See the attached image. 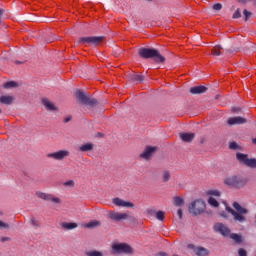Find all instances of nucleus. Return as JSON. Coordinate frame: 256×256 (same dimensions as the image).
Segmentation results:
<instances>
[{"label":"nucleus","instance_id":"obj_4","mask_svg":"<svg viewBox=\"0 0 256 256\" xmlns=\"http://www.w3.org/2000/svg\"><path fill=\"white\" fill-rule=\"evenodd\" d=\"M206 209V204L205 201L198 199L193 201L189 206H188V211L191 213V215H194L195 217L197 215H201V213H204Z\"/></svg>","mask_w":256,"mask_h":256},{"label":"nucleus","instance_id":"obj_12","mask_svg":"<svg viewBox=\"0 0 256 256\" xmlns=\"http://www.w3.org/2000/svg\"><path fill=\"white\" fill-rule=\"evenodd\" d=\"M36 196H38L39 199H43V201H51L52 203L56 204L61 203V199L55 197L53 194H47L45 192L37 191Z\"/></svg>","mask_w":256,"mask_h":256},{"label":"nucleus","instance_id":"obj_35","mask_svg":"<svg viewBox=\"0 0 256 256\" xmlns=\"http://www.w3.org/2000/svg\"><path fill=\"white\" fill-rule=\"evenodd\" d=\"M213 9L214 11H221V9H223V5H221L220 3L214 4Z\"/></svg>","mask_w":256,"mask_h":256},{"label":"nucleus","instance_id":"obj_43","mask_svg":"<svg viewBox=\"0 0 256 256\" xmlns=\"http://www.w3.org/2000/svg\"><path fill=\"white\" fill-rule=\"evenodd\" d=\"M71 119H73V117H71V116L64 118V123H69V121H71Z\"/></svg>","mask_w":256,"mask_h":256},{"label":"nucleus","instance_id":"obj_3","mask_svg":"<svg viewBox=\"0 0 256 256\" xmlns=\"http://www.w3.org/2000/svg\"><path fill=\"white\" fill-rule=\"evenodd\" d=\"M224 184L232 189H242L247 185V180L241 176H230L224 179Z\"/></svg>","mask_w":256,"mask_h":256},{"label":"nucleus","instance_id":"obj_34","mask_svg":"<svg viewBox=\"0 0 256 256\" xmlns=\"http://www.w3.org/2000/svg\"><path fill=\"white\" fill-rule=\"evenodd\" d=\"M132 79H133V81H138V83H142L143 76L142 75H134Z\"/></svg>","mask_w":256,"mask_h":256},{"label":"nucleus","instance_id":"obj_28","mask_svg":"<svg viewBox=\"0 0 256 256\" xmlns=\"http://www.w3.org/2000/svg\"><path fill=\"white\" fill-rule=\"evenodd\" d=\"M31 225L35 227V229H39L41 227V221L38 219H35V217H32L30 219Z\"/></svg>","mask_w":256,"mask_h":256},{"label":"nucleus","instance_id":"obj_51","mask_svg":"<svg viewBox=\"0 0 256 256\" xmlns=\"http://www.w3.org/2000/svg\"><path fill=\"white\" fill-rule=\"evenodd\" d=\"M173 256H179V255H177V254H174Z\"/></svg>","mask_w":256,"mask_h":256},{"label":"nucleus","instance_id":"obj_20","mask_svg":"<svg viewBox=\"0 0 256 256\" xmlns=\"http://www.w3.org/2000/svg\"><path fill=\"white\" fill-rule=\"evenodd\" d=\"M95 147V145H93V143L88 142L86 144H83L79 147V151H81L82 153H87L89 151H93V148Z\"/></svg>","mask_w":256,"mask_h":256},{"label":"nucleus","instance_id":"obj_13","mask_svg":"<svg viewBox=\"0 0 256 256\" xmlns=\"http://www.w3.org/2000/svg\"><path fill=\"white\" fill-rule=\"evenodd\" d=\"M103 36H89L79 39L80 43H89L90 45H99L103 41Z\"/></svg>","mask_w":256,"mask_h":256},{"label":"nucleus","instance_id":"obj_42","mask_svg":"<svg viewBox=\"0 0 256 256\" xmlns=\"http://www.w3.org/2000/svg\"><path fill=\"white\" fill-rule=\"evenodd\" d=\"M241 111V108L234 107L232 108V113H239Z\"/></svg>","mask_w":256,"mask_h":256},{"label":"nucleus","instance_id":"obj_19","mask_svg":"<svg viewBox=\"0 0 256 256\" xmlns=\"http://www.w3.org/2000/svg\"><path fill=\"white\" fill-rule=\"evenodd\" d=\"M207 91V87L205 86H196L190 88V93L192 95H201V93H205Z\"/></svg>","mask_w":256,"mask_h":256},{"label":"nucleus","instance_id":"obj_37","mask_svg":"<svg viewBox=\"0 0 256 256\" xmlns=\"http://www.w3.org/2000/svg\"><path fill=\"white\" fill-rule=\"evenodd\" d=\"M241 17V12L237 9L233 14V19H239Z\"/></svg>","mask_w":256,"mask_h":256},{"label":"nucleus","instance_id":"obj_6","mask_svg":"<svg viewBox=\"0 0 256 256\" xmlns=\"http://www.w3.org/2000/svg\"><path fill=\"white\" fill-rule=\"evenodd\" d=\"M113 253H125L126 255L133 254V248L127 243H114L112 244Z\"/></svg>","mask_w":256,"mask_h":256},{"label":"nucleus","instance_id":"obj_32","mask_svg":"<svg viewBox=\"0 0 256 256\" xmlns=\"http://www.w3.org/2000/svg\"><path fill=\"white\" fill-rule=\"evenodd\" d=\"M156 219H158V221H163V219H165V212L163 211H158L156 213Z\"/></svg>","mask_w":256,"mask_h":256},{"label":"nucleus","instance_id":"obj_39","mask_svg":"<svg viewBox=\"0 0 256 256\" xmlns=\"http://www.w3.org/2000/svg\"><path fill=\"white\" fill-rule=\"evenodd\" d=\"M229 148L233 149V150L239 149V145L236 144V142H231L230 145H229Z\"/></svg>","mask_w":256,"mask_h":256},{"label":"nucleus","instance_id":"obj_2","mask_svg":"<svg viewBox=\"0 0 256 256\" xmlns=\"http://www.w3.org/2000/svg\"><path fill=\"white\" fill-rule=\"evenodd\" d=\"M139 55L143 59H154L156 63H165V57H163L159 50L151 49V48H140Z\"/></svg>","mask_w":256,"mask_h":256},{"label":"nucleus","instance_id":"obj_24","mask_svg":"<svg viewBox=\"0 0 256 256\" xmlns=\"http://www.w3.org/2000/svg\"><path fill=\"white\" fill-rule=\"evenodd\" d=\"M221 51H223V48L220 45H217L212 48L211 54L214 57H219V55H221Z\"/></svg>","mask_w":256,"mask_h":256},{"label":"nucleus","instance_id":"obj_30","mask_svg":"<svg viewBox=\"0 0 256 256\" xmlns=\"http://www.w3.org/2000/svg\"><path fill=\"white\" fill-rule=\"evenodd\" d=\"M4 87L5 89H11L12 87H17V83L14 81L6 82Z\"/></svg>","mask_w":256,"mask_h":256},{"label":"nucleus","instance_id":"obj_41","mask_svg":"<svg viewBox=\"0 0 256 256\" xmlns=\"http://www.w3.org/2000/svg\"><path fill=\"white\" fill-rule=\"evenodd\" d=\"M177 215H178L179 219H183V210L178 209Z\"/></svg>","mask_w":256,"mask_h":256},{"label":"nucleus","instance_id":"obj_52","mask_svg":"<svg viewBox=\"0 0 256 256\" xmlns=\"http://www.w3.org/2000/svg\"><path fill=\"white\" fill-rule=\"evenodd\" d=\"M0 113H1V109H0Z\"/></svg>","mask_w":256,"mask_h":256},{"label":"nucleus","instance_id":"obj_29","mask_svg":"<svg viewBox=\"0 0 256 256\" xmlns=\"http://www.w3.org/2000/svg\"><path fill=\"white\" fill-rule=\"evenodd\" d=\"M86 255L87 256H103V252L97 251V250H92V251L86 252Z\"/></svg>","mask_w":256,"mask_h":256},{"label":"nucleus","instance_id":"obj_10","mask_svg":"<svg viewBox=\"0 0 256 256\" xmlns=\"http://www.w3.org/2000/svg\"><path fill=\"white\" fill-rule=\"evenodd\" d=\"M70 153L68 150H59L57 152L48 153V159H55V161H63L66 157H69Z\"/></svg>","mask_w":256,"mask_h":256},{"label":"nucleus","instance_id":"obj_16","mask_svg":"<svg viewBox=\"0 0 256 256\" xmlns=\"http://www.w3.org/2000/svg\"><path fill=\"white\" fill-rule=\"evenodd\" d=\"M228 125H245L247 123V119L241 117V116H236V117H231L227 120Z\"/></svg>","mask_w":256,"mask_h":256},{"label":"nucleus","instance_id":"obj_21","mask_svg":"<svg viewBox=\"0 0 256 256\" xmlns=\"http://www.w3.org/2000/svg\"><path fill=\"white\" fill-rule=\"evenodd\" d=\"M0 103H2V105H11L13 103V97L7 95L1 96Z\"/></svg>","mask_w":256,"mask_h":256},{"label":"nucleus","instance_id":"obj_36","mask_svg":"<svg viewBox=\"0 0 256 256\" xmlns=\"http://www.w3.org/2000/svg\"><path fill=\"white\" fill-rule=\"evenodd\" d=\"M238 256H247V251L243 248L238 250Z\"/></svg>","mask_w":256,"mask_h":256},{"label":"nucleus","instance_id":"obj_14","mask_svg":"<svg viewBox=\"0 0 256 256\" xmlns=\"http://www.w3.org/2000/svg\"><path fill=\"white\" fill-rule=\"evenodd\" d=\"M112 203L116 205V207H126L128 209H133V207H135V204H133V202H128L121 198H114L112 200Z\"/></svg>","mask_w":256,"mask_h":256},{"label":"nucleus","instance_id":"obj_9","mask_svg":"<svg viewBox=\"0 0 256 256\" xmlns=\"http://www.w3.org/2000/svg\"><path fill=\"white\" fill-rule=\"evenodd\" d=\"M130 217L131 216L127 213L115 212V211L108 212V219H111V221H115V223H119L120 221H125Z\"/></svg>","mask_w":256,"mask_h":256},{"label":"nucleus","instance_id":"obj_18","mask_svg":"<svg viewBox=\"0 0 256 256\" xmlns=\"http://www.w3.org/2000/svg\"><path fill=\"white\" fill-rule=\"evenodd\" d=\"M154 151H157V148L156 147H151V146H148L144 152L142 154H140V157L142 159H149L151 157V155H153V152Z\"/></svg>","mask_w":256,"mask_h":256},{"label":"nucleus","instance_id":"obj_26","mask_svg":"<svg viewBox=\"0 0 256 256\" xmlns=\"http://www.w3.org/2000/svg\"><path fill=\"white\" fill-rule=\"evenodd\" d=\"M171 179V172L169 170H164L162 172V181L167 183Z\"/></svg>","mask_w":256,"mask_h":256},{"label":"nucleus","instance_id":"obj_8","mask_svg":"<svg viewBox=\"0 0 256 256\" xmlns=\"http://www.w3.org/2000/svg\"><path fill=\"white\" fill-rule=\"evenodd\" d=\"M236 159L239 161V163H242L243 165H246V167H250L251 169H256V159L249 157L246 154L237 153Z\"/></svg>","mask_w":256,"mask_h":256},{"label":"nucleus","instance_id":"obj_33","mask_svg":"<svg viewBox=\"0 0 256 256\" xmlns=\"http://www.w3.org/2000/svg\"><path fill=\"white\" fill-rule=\"evenodd\" d=\"M64 187H75V181L69 180L63 183Z\"/></svg>","mask_w":256,"mask_h":256},{"label":"nucleus","instance_id":"obj_1","mask_svg":"<svg viewBox=\"0 0 256 256\" xmlns=\"http://www.w3.org/2000/svg\"><path fill=\"white\" fill-rule=\"evenodd\" d=\"M232 207L235 210L229 207H226V210L228 211V213H231V215L234 218V221L238 223H245V221H247V217H245V215L249 213V210L243 208V206H240L238 202H233Z\"/></svg>","mask_w":256,"mask_h":256},{"label":"nucleus","instance_id":"obj_45","mask_svg":"<svg viewBox=\"0 0 256 256\" xmlns=\"http://www.w3.org/2000/svg\"><path fill=\"white\" fill-rule=\"evenodd\" d=\"M221 217L227 218V215H225V212L220 213Z\"/></svg>","mask_w":256,"mask_h":256},{"label":"nucleus","instance_id":"obj_46","mask_svg":"<svg viewBox=\"0 0 256 256\" xmlns=\"http://www.w3.org/2000/svg\"><path fill=\"white\" fill-rule=\"evenodd\" d=\"M252 143H253V145H256V138L252 139Z\"/></svg>","mask_w":256,"mask_h":256},{"label":"nucleus","instance_id":"obj_31","mask_svg":"<svg viewBox=\"0 0 256 256\" xmlns=\"http://www.w3.org/2000/svg\"><path fill=\"white\" fill-rule=\"evenodd\" d=\"M174 205H176V207H181V205H183V200L181 197H175L174 198Z\"/></svg>","mask_w":256,"mask_h":256},{"label":"nucleus","instance_id":"obj_23","mask_svg":"<svg viewBox=\"0 0 256 256\" xmlns=\"http://www.w3.org/2000/svg\"><path fill=\"white\" fill-rule=\"evenodd\" d=\"M62 229H67L68 231H71V229H77V223H69V222H64L61 224Z\"/></svg>","mask_w":256,"mask_h":256},{"label":"nucleus","instance_id":"obj_25","mask_svg":"<svg viewBox=\"0 0 256 256\" xmlns=\"http://www.w3.org/2000/svg\"><path fill=\"white\" fill-rule=\"evenodd\" d=\"M101 222L94 220L85 224L86 229H95V227H99Z\"/></svg>","mask_w":256,"mask_h":256},{"label":"nucleus","instance_id":"obj_22","mask_svg":"<svg viewBox=\"0 0 256 256\" xmlns=\"http://www.w3.org/2000/svg\"><path fill=\"white\" fill-rule=\"evenodd\" d=\"M43 105L48 109V111H55V104H53L51 101L48 99H43L42 100Z\"/></svg>","mask_w":256,"mask_h":256},{"label":"nucleus","instance_id":"obj_7","mask_svg":"<svg viewBox=\"0 0 256 256\" xmlns=\"http://www.w3.org/2000/svg\"><path fill=\"white\" fill-rule=\"evenodd\" d=\"M206 195L209 197L208 204L210 207H219V201H217V199L221 197V192L219 190H208L206 191Z\"/></svg>","mask_w":256,"mask_h":256},{"label":"nucleus","instance_id":"obj_44","mask_svg":"<svg viewBox=\"0 0 256 256\" xmlns=\"http://www.w3.org/2000/svg\"><path fill=\"white\" fill-rule=\"evenodd\" d=\"M158 255H159V256H167V253H165V252H159Z\"/></svg>","mask_w":256,"mask_h":256},{"label":"nucleus","instance_id":"obj_48","mask_svg":"<svg viewBox=\"0 0 256 256\" xmlns=\"http://www.w3.org/2000/svg\"><path fill=\"white\" fill-rule=\"evenodd\" d=\"M240 3H245L247 0H238Z\"/></svg>","mask_w":256,"mask_h":256},{"label":"nucleus","instance_id":"obj_40","mask_svg":"<svg viewBox=\"0 0 256 256\" xmlns=\"http://www.w3.org/2000/svg\"><path fill=\"white\" fill-rule=\"evenodd\" d=\"M243 15L245 17V21H247V19H249V17H251V12L244 10Z\"/></svg>","mask_w":256,"mask_h":256},{"label":"nucleus","instance_id":"obj_49","mask_svg":"<svg viewBox=\"0 0 256 256\" xmlns=\"http://www.w3.org/2000/svg\"><path fill=\"white\" fill-rule=\"evenodd\" d=\"M2 241H9V238H3Z\"/></svg>","mask_w":256,"mask_h":256},{"label":"nucleus","instance_id":"obj_11","mask_svg":"<svg viewBox=\"0 0 256 256\" xmlns=\"http://www.w3.org/2000/svg\"><path fill=\"white\" fill-rule=\"evenodd\" d=\"M187 248L193 251L196 256H207L209 255V249L203 246H195L194 244H188Z\"/></svg>","mask_w":256,"mask_h":256},{"label":"nucleus","instance_id":"obj_5","mask_svg":"<svg viewBox=\"0 0 256 256\" xmlns=\"http://www.w3.org/2000/svg\"><path fill=\"white\" fill-rule=\"evenodd\" d=\"M75 97L83 105H89L90 107H93L94 105H97V100L96 99H93V98L89 97L84 92H81V90L76 91Z\"/></svg>","mask_w":256,"mask_h":256},{"label":"nucleus","instance_id":"obj_50","mask_svg":"<svg viewBox=\"0 0 256 256\" xmlns=\"http://www.w3.org/2000/svg\"><path fill=\"white\" fill-rule=\"evenodd\" d=\"M253 2H254V5H256V0H253Z\"/></svg>","mask_w":256,"mask_h":256},{"label":"nucleus","instance_id":"obj_27","mask_svg":"<svg viewBox=\"0 0 256 256\" xmlns=\"http://www.w3.org/2000/svg\"><path fill=\"white\" fill-rule=\"evenodd\" d=\"M230 239H232L233 241H235L238 244L243 242V237L239 234H231Z\"/></svg>","mask_w":256,"mask_h":256},{"label":"nucleus","instance_id":"obj_15","mask_svg":"<svg viewBox=\"0 0 256 256\" xmlns=\"http://www.w3.org/2000/svg\"><path fill=\"white\" fill-rule=\"evenodd\" d=\"M214 230L217 233H221L224 237H229V234L231 233V230L227 226H225L223 223H217L214 225Z\"/></svg>","mask_w":256,"mask_h":256},{"label":"nucleus","instance_id":"obj_17","mask_svg":"<svg viewBox=\"0 0 256 256\" xmlns=\"http://www.w3.org/2000/svg\"><path fill=\"white\" fill-rule=\"evenodd\" d=\"M180 139L182 141H184V143H191V141H193V139H195V134L194 133H185L182 132L179 134Z\"/></svg>","mask_w":256,"mask_h":256},{"label":"nucleus","instance_id":"obj_38","mask_svg":"<svg viewBox=\"0 0 256 256\" xmlns=\"http://www.w3.org/2000/svg\"><path fill=\"white\" fill-rule=\"evenodd\" d=\"M0 229H9V224L0 220Z\"/></svg>","mask_w":256,"mask_h":256},{"label":"nucleus","instance_id":"obj_47","mask_svg":"<svg viewBox=\"0 0 256 256\" xmlns=\"http://www.w3.org/2000/svg\"><path fill=\"white\" fill-rule=\"evenodd\" d=\"M15 63H16V65H21L22 62L21 61H16Z\"/></svg>","mask_w":256,"mask_h":256}]
</instances>
